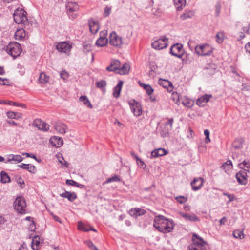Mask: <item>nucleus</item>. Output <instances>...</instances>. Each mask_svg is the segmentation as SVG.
<instances>
[{
  "label": "nucleus",
  "mask_w": 250,
  "mask_h": 250,
  "mask_svg": "<svg viewBox=\"0 0 250 250\" xmlns=\"http://www.w3.org/2000/svg\"><path fill=\"white\" fill-rule=\"evenodd\" d=\"M153 226L157 230L164 233L171 232L173 229L172 220L167 218L164 216L159 215L156 216L153 222Z\"/></svg>",
  "instance_id": "nucleus-1"
},
{
  "label": "nucleus",
  "mask_w": 250,
  "mask_h": 250,
  "mask_svg": "<svg viewBox=\"0 0 250 250\" xmlns=\"http://www.w3.org/2000/svg\"><path fill=\"white\" fill-rule=\"evenodd\" d=\"M192 240L193 243L189 247L190 250H208L206 247L207 242L197 234H193Z\"/></svg>",
  "instance_id": "nucleus-2"
},
{
  "label": "nucleus",
  "mask_w": 250,
  "mask_h": 250,
  "mask_svg": "<svg viewBox=\"0 0 250 250\" xmlns=\"http://www.w3.org/2000/svg\"><path fill=\"white\" fill-rule=\"evenodd\" d=\"M6 50L9 55L15 58L20 56L21 53L22 48L20 44L14 42L9 43L6 47Z\"/></svg>",
  "instance_id": "nucleus-3"
},
{
  "label": "nucleus",
  "mask_w": 250,
  "mask_h": 250,
  "mask_svg": "<svg viewBox=\"0 0 250 250\" xmlns=\"http://www.w3.org/2000/svg\"><path fill=\"white\" fill-rule=\"evenodd\" d=\"M14 209L20 214H25L26 211V203L21 196L17 197L14 202Z\"/></svg>",
  "instance_id": "nucleus-4"
},
{
  "label": "nucleus",
  "mask_w": 250,
  "mask_h": 250,
  "mask_svg": "<svg viewBox=\"0 0 250 250\" xmlns=\"http://www.w3.org/2000/svg\"><path fill=\"white\" fill-rule=\"evenodd\" d=\"M109 44L116 48H120L123 44V38L115 32H111L108 38Z\"/></svg>",
  "instance_id": "nucleus-5"
},
{
  "label": "nucleus",
  "mask_w": 250,
  "mask_h": 250,
  "mask_svg": "<svg viewBox=\"0 0 250 250\" xmlns=\"http://www.w3.org/2000/svg\"><path fill=\"white\" fill-rule=\"evenodd\" d=\"M27 13L22 9H16L13 14L14 20L17 24H24L27 20Z\"/></svg>",
  "instance_id": "nucleus-6"
},
{
  "label": "nucleus",
  "mask_w": 250,
  "mask_h": 250,
  "mask_svg": "<svg viewBox=\"0 0 250 250\" xmlns=\"http://www.w3.org/2000/svg\"><path fill=\"white\" fill-rule=\"evenodd\" d=\"M195 50L197 54L201 56H209L213 52V48L208 44L198 45Z\"/></svg>",
  "instance_id": "nucleus-7"
},
{
  "label": "nucleus",
  "mask_w": 250,
  "mask_h": 250,
  "mask_svg": "<svg viewBox=\"0 0 250 250\" xmlns=\"http://www.w3.org/2000/svg\"><path fill=\"white\" fill-rule=\"evenodd\" d=\"M79 8V5L76 2H68L67 3L66 9L70 18L75 19L78 16V14L75 12L77 11Z\"/></svg>",
  "instance_id": "nucleus-8"
},
{
  "label": "nucleus",
  "mask_w": 250,
  "mask_h": 250,
  "mask_svg": "<svg viewBox=\"0 0 250 250\" xmlns=\"http://www.w3.org/2000/svg\"><path fill=\"white\" fill-rule=\"evenodd\" d=\"M168 39L165 36L155 40L152 43V47L156 50H161L166 48L167 45Z\"/></svg>",
  "instance_id": "nucleus-9"
},
{
  "label": "nucleus",
  "mask_w": 250,
  "mask_h": 250,
  "mask_svg": "<svg viewBox=\"0 0 250 250\" xmlns=\"http://www.w3.org/2000/svg\"><path fill=\"white\" fill-rule=\"evenodd\" d=\"M128 104L132 112L135 116H140L142 114V108L141 104L135 100H130Z\"/></svg>",
  "instance_id": "nucleus-10"
},
{
  "label": "nucleus",
  "mask_w": 250,
  "mask_h": 250,
  "mask_svg": "<svg viewBox=\"0 0 250 250\" xmlns=\"http://www.w3.org/2000/svg\"><path fill=\"white\" fill-rule=\"evenodd\" d=\"M170 53L174 56L181 57L184 53L183 45L179 43L174 44L171 47Z\"/></svg>",
  "instance_id": "nucleus-11"
},
{
  "label": "nucleus",
  "mask_w": 250,
  "mask_h": 250,
  "mask_svg": "<svg viewBox=\"0 0 250 250\" xmlns=\"http://www.w3.org/2000/svg\"><path fill=\"white\" fill-rule=\"evenodd\" d=\"M107 34L106 31H104L100 32V37L97 39L96 42V45L98 47H104L108 42V39L105 37Z\"/></svg>",
  "instance_id": "nucleus-12"
},
{
  "label": "nucleus",
  "mask_w": 250,
  "mask_h": 250,
  "mask_svg": "<svg viewBox=\"0 0 250 250\" xmlns=\"http://www.w3.org/2000/svg\"><path fill=\"white\" fill-rule=\"evenodd\" d=\"M248 175L247 172L240 170L236 174V178L238 182L241 185H245L248 182Z\"/></svg>",
  "instance_id": "nucleus-13"
},
{
  "label": "nucleus",
  "mask_w": 250,
  "mask_h": 250,
  "mask_svg": "<svg viewBox=\"0 0 250 250\" xmlns=\"http://www.w3.org/2000/svg\"><path fill=\"white\" fill-rule=\"evenodd\" d=\"M204 179L202 178L199 177L195 178L191 183V186L194 191L200 189L203 186Z\"/></svg>",
  "instance_id": "nucleus-14"
},
{
  "label": "nucleus",
  "mask_w": 250,
  "mask_h": 250,
  "mask_svg": "<svg viewBox=\"0 0 250 250\" xmlns=\"http://www.w3.org/2000/svg\"><path fill=\"white\" fill-rule=\"evenodd\" d=\"M71 48V46L66 42L59 43L56 46V48L59 52L64 53L69 52Z\"/></svg>",
  "instance_id": "nucleus-15"
},
{
  "label": "nucleus",
  "mask_w": 250,
  "mask_h": 250,
  "mask_svg": "<svg viewBox=\"0 0 250 250\" xmlns=\"http://www.w3.org/2000/svg\"><path fill=\"white\" fill-rule=\"evenodd\" d=\"M211 97V95L205 94L200 97L196 100V104L199 106L202 107L205 104L209 101Z\"/></svg>",
  "instance_id": "nucleus-16"
},
{
  "label": "nucleus",
  "mask_w": 250,
  "mask_h": 250,
  "mask_svg": "<svg viewBox=\"0 0 250 250\" xmlns=\"http://www.w3.org/2000/svg\"><path fill=\"white\" fill-rule=\"evenodd\" d=\"M146 213V211L143 209L136 208L129 210V214L133 217H137L143 215Z\"/></svg>",
  "instance_id": "nucleus-17"
},
{
  "label": "nucleus",
  "mask_w": 250,
  "mask_h": 250,
  "mask_svg": "<svg viewBox=\"0 0 250 250\" xmlns=\"http://www.w3.org/2000/svg\"><path fill=\"white\" fill-rule=\"evenodd\" d=\"M50 142L53 146L56 147H61L63 145L62 139L56 136L52 137L50 139Z\"/></svg>",
  "instance_id": "nucleus-18"
},
{
  "label": "nucleus",
  "mask_w": 250,
  "mask_h": 250,
  "mask_svg": "<svg viewBox=\"0 0 250 250\" xmlns=\"http://www.w3.org/2000/svg\"><path fill=\"white\" fill-rule=\"evenodd\" d=\"M167 153V151L164 148H159L153 150L151 152V156L152 157L157 158L160 156L166 155Z\"/></svg>",
  "instance_id": "nucleus-19"
},
{
  "label": "nucleus",
  "mask_w": 250,
  "mask_h": 250,
  "mask_svg": "<svg viewBox=\"0 0 250 250\" xmlns=\"http://www.w3.org/2000/svg\"><path fill=\"white\" fill-rule=\"evenodd\" d=\"M89 27L91 32L93 34L96 33L99 28L98 22L93 20L89 21Z\"/></svg>",
  "instance_id": "nucleus-20"
},
{
  "label": "nucleus",
  "mask_w": 250,
  "mask_h": 250,
  "mask_svg": "<svg viewBox=\"0 0 250 250\" xmlns=\"http://www.w3.org/2000/svg\"><path fill=\"white\" fill-rule=\"evenodd\" d=\"M15 39L16 40L21 41L23 40L26 36V32L24 29H18L15 33Z\"/></svg>",
  "instance_id": "nucleus-21"
},
{
  "label": "nucleus",
  "mask_w": 250,
  "mask_h": 250,
  "mask_svg": "<svg viewBox=\"0 0 250 250\" xmlns=\"http://www.w3.org/2000/svg\"><path fill=\"white\" fill-rule=\"evenodd\" d=\"M23 158L20 155L10 154L7 156V161L8 162H15V163L21 162Z\"/></svg>",
  "instance_id": "nucleus-22"
},
{
  "label": "nucleus",
  "mask_w": 250,
  "mask_h": 250,
  "mask_svg": "<svg viewBox=\"0 0 250 250\" xmlns=\"http://www.w3.org/2000/svg\"><path fill=\"white\" fill-rule=\"evenodd\" d=\"M56 130L60 133H65L67 129L66 125L61 122H57L55 125Z\"/></svg>",
  "instance_id": "nucleus-23"
},
{
  "label": "nucleus",
  "mask_w": 250,
  "mask_h": 250,
  "mask_svg": "<svg viewBox=\"0 0 250 250\" xmlns=\"http://www.w3.org/2000/svg\"><path fill=\"white\" fill-rule=\"evenodd\" d=\"M35 124L39 129L47 131L49 128V125L41 120L35 121Z\"/></svg>",
  "instance_id": "nucleus-24"
},
{
  "label": "nucleus",
  "mask_w": 250,
  "mask_h": 250,
  "mask_svg": "<svg viewBox=\"0 0 250 250\" xmlns=\"http://www.w3.org/2000/svg\"><path fill=\"white\" fill-rule=\"evenodd\" d=\"M40 238L38 236L33 237L32 241L31 247L34 250H38L40 247Z\"/></svg>",
  "instance_id": "nucleus-25"
},
{
  "label": "nucleus",
  "mask_w": 250,
  "mask_h": 250,
  "mask_svg": "<svg viewBox=\"0 0 250 250\" xmlns=\"http://www.w3.org/2000/svg\"><path fill=\"white\" fill-rule=\"evenodd\" d=\"M61 197L66 198L70 201H73L77 198V196L75 193H71L68 191H65L60 195Z\"/></svg>",
  "instance_id": "nucleus-26"
},
{
  "label": "nucleus",
  "mask_w": 250,
  "mask_h": 250,
  "mask_svg": "<svg viewBox=\"0 0 250 250\" xmlns=\"http://www.w3.org/2000/svg\"><path fill=\"white\" fill-rule=\"evenodd\" d=\"M158 83L160 85H162L165 88H167L169 91L172 90V84L171 83L167 80L160 79L158 81Z\"/></svg>",
  "instance_id": "nucleus-27"
},
{
  "label": "nucleus",
  "mask_w": 250,
  "mask_h": 250,
  "mask_svg": "<svg viewBox=\"0 0 250 250\" xmlns=\"http://www.w3.org/2000/svg\"><path fill=\"white\" fill-rule=\"evenodd\" d=\"M182 104L186 107L191 108L194 105V102L192 100L185 97L182 99Z\"/></svg>",
  "instance_id": "nucleus-28"
},
{
  "label": "nucleus",
  "mask_w": 250,
  "mask_h": 250,
  "mask_svg": "<svg viewBox=\"0 0 250 250\" xmlns=\"http://www.w3.org/2000/svg\"><path fill=\"white\" fill-rule=\"evenodd\" d=\"M123 84V82L120 81L116 86L114 87L113 95L115 98H118L119 96Z\"/></svg>",
  "instance_id": "nucleus-29"
},
{
  "label": "nucleus",
  "mask_w": 250,
  "mask_h": 250,
  "mask_svg": "<svg viewBox=\"0 0 250 250\" xmlns=\"http://www.w3.org/2000/svg\"><path fill=\"white\" fill-rule=\"evenodd\" d=\"M130 70V65L129 64L125 63L122 67H120L117 73L120 75H124L128 73Z\"/></svg>",
  "instance_id": "nucleus-30"
},
{
  "label": "nucleus",
  "mask_w": 250,
  "mask_h": 250,
  "mask_svg": "<svg viewBox=\"0 0 250 250\" xmlns=\"http://www.w3.org/2000/svg\"><path fill=\"white\" fill-rule=\"evenodd\" d=\"M239 168L243 169V171L249 172L250 170V162L248 161H244L239 164Z\"/></svg>",
  "instance_id": "nucleus-31"
},
{
  "label": "nucleus",
  "mask_w": 250,
  "mask_h": 250,
  "mask_svg": "<svg viewBox=\"0 0 250 250\" xmlns=\"http://www.w3.org/2000/svg\"><path fill=\"white\" fill-rule=\"evenodd\" d=\"M80 101L83 103V104L86 106V107L92 109L93 108V106L90 103V102L87 98V97L85 96H81L79 98Z\"/></svg>",
  "instance_id": "nucleus-32"
},
{
  "label": "nucleus",
  "mask_w": 250,
  "mask_h": 250,
  "mask_svg": "<svg viewBox=\"0 0 250 250\" xmlns=\"http://www.w3.org/2000/svg\"><path fill=\"white\" fill-rule=\"evenodd\" d=\"M222 167L226 172H229L233 167L232 162L230 160H228L222 165Z\"/></svg>",
  "instance_id": "nucleus-33"
},
{
  "label": "nucleus",
  "mask_w": 250,
  "mask_h": 250,
  "mask_svg": "<svg viewBox=\"0 0 250 250\" xmlns=\"http://www.w3.org/2000/svg\"><path fill=\"white\" fill-rule=\"evenodd\" d=\"M194 16V12L193 11H186L180 16V18L182 20H185L191 18Z\"/></svg>",
  "instance_id": "nucleus-34"
},
{
  "label": "nucleus",
  "mask_w": 250,
  "mask_h": 250,
  "mask_svg": "<svg viewBox=\"0 0 250 250\" xmlns=\"http://www.w3.org/2000/svg\"><path fill=\"white\" fill-rule=\"evenodd\" d=\"M174 5L177 9L180 10L186 4L185 0H173Z\"/></svg>",
  "instance_id": "nucleus-35"
},
{
  "label": "nucleus",
  "mask_w": 250,
  "mask_h": 250,
  "mask_svg": "<svg viewBox=\"0 0 250 250\" xmlns=\"http://www.w3.org/2000/svg\"><path fill=\"white\" fill-rule=\"evenodd\" d=\"M225 37V34L224 32H219L216 35V41L218 43H221L223 42Z\"/></svg>",
  "instance_id": "nucleus-36"
},
{
  "label": "nucleus",
  "mask_w": 250,
  "mask_h": 250,
  "mask_svg": "<svg viewBox=\"0 0 250 250\" xmlns=\"http://www.w3.org/2000/svg\"><path fill=\"white\" fill-rule=\"evenodd\" d=\"M243 140L241 138L236 139L233 143L232 146L235 149H240L243 147Z\"/></svg>",
  "instance_id": "nucleus-37"
},
{
  "label": "nucleus",
  "mask_w": 250,
  "mask_h": 250,
  "mask_svg": "<svg viewBox=\"0 0 250 250\" xmlns=\"http://www.w3.org/2000/svg\"><path fill=\"white\" fill-rule=\"evenodd\" d=\"M0 181L3 183H6L10 181L9 176L4 171H1L0 173Z\"/></svg>",
  "instance_id": "nucleus-38"
},
{
  "label": "nucleus",
  "mask_w": 250,
  "mask_h": 250,
  "mask_svg": "<svg viewBox=\"0 0 250 250\" xmlns=\"http://www.w3.org/2000/svg\"><path fill=\"white\" fill-rule=\"evenodd\" d=\"M7 117L11 119H17L21 116V114L13 111H8L6 113Z\"/></svg>",
  "instance_id": "nucleus-39"
},
{
  "label": "nucleus",
  "mask_w": 250,
  "mask_h": 250,
  "mask_svg": "<svg viewBox=\"0 0 250 250\" xmlns=\"http://www.w3.org/2000/svg\"><path fill=\"white\" fill-rule=\"evenodd\" d=\"M39 80L41 83H46L49 81V77L44 73H42L40 74Z\"/></svg>",
  "instance_id": "nucleus-40"
},
{
  "label": "nucleus",
  "mask_w": 250,
  "mask_h": 250,
  "mask_svg": "<svg viewBox=\"0 0 250 250\" xmlns=\"http://www.w3.org/2000/svg\"><path fill=\"white\" fill-rule=\"evenodd\" d=\"M233 235L235 238H239L240 239H242L244 238V234L243 231L239 230H234L233 232Z\"/></svg>",
  "instance_id": "nucleus-41"
},
{
  "label": "nucleus",
  "mask_w": 250,
  "mask_h": 250,
  "mask_svg": "<svg viewBox=\"0 0 250 250\" xmlns=\"http://www.w3.org/2000/svg\"><path fill=\"white\" fill-rule=\"evenodd\" d=\"M121 179L120 177L117 175H115L112 177L108 178L106 181L104 183V184H107L113 182H119Z\"/></svg>",
  "instance_id": "nucleus-42"
},
{
  "label": "nucleus",
  "mask_w": 250,
  "mask_h": 250,
  "mask_svg": "<svg viewBox=\"0 0 250 250\" xmlns=\"http://www.w3.org/2000/svg\"><path fill=\"white\" fill-rule=\"evenodd\" d=\"M4 104H8L10 105H13L15 106H20L23 108H25L26 107V105L24 104L21 103H17L16 102L11 101H7V103Z\"/></svg>",
  "instance_id": "nucleus-43"
},
{
  "label": "nucleus",
  "mask_w": 250,
  "mask_h": 250,
  "mask_svg": "<svg viewBox=\"0 0 250 250\" xmlns=\"http://www.w3.org/2000/svg\"><path fill=\"white\" fill-rule=\"evenodd\" d=\"M78 229L83 231H88L89 230V227L85 225L82 222H79L78 225Z\"/></svg>",
  "instance_id": "nucleus-44"
},
{
  "label": "nucleus",
  "mask_w": 250,
  "mask_h": 250,
  "mask_svg": "<svg viewBox=\"0 0 250 250\" xmlns=\"http://www.w3.org/2000/svg\"><path fill=\"white\" fill-rule=\"evenodd\" d=\"M179 94L177 92H173L172 93L171 99L173 102L178 105H179Z\"/></svg>",
  "instance_id": "nucleus-45"
},
{
  "label": "nucleus",
  "mask_w": 250,
  "mask_h": 250,
  "mask_svg": "<svg viewBox=\"0 0 250 250\" xmlns=\"http://www.w3.org/2000/svg\"><path fill=\"white\" fill-rule=\"evenodd\" d=\"M182 216L187 220L190 221H195L198 220V218L195 215H190L188 214H183Z\"/></svg>",
  "instance_id": "nucleus-46"
},
{
  "label": "nucleus",
  "mask_w": 250,
  "mask_h": 250,
  "mask_svg": "<svg viewBox=\"0 0 250 250\" xmlns=\"http://www.w3.org/2000/svg\"><path fill=\"white\" fill-rule=\"evenodd\" d=\"M111 63L113 65L114 68L116 69V73H117V71L119 70L120 68V62L118 60H114L111 62Z\"/></svg>",
  "instance_id": "nucleus-47"
},
{
  "label": "nucleus",
  "mask_w": 250,
  "mask_h": 250,
  "mask_svg": "<svg viewBox=\"0 0 250 250\" xmlns=\"http://www.w3.org/2000/svg\"><path fill=\"white\" fill-rule=\"evenodd\" d=\"M85 243L91 250H99L91 241H86Z\"/></svg>",
  "instance_id": "nucleus-48"
},
{
  "label": "nucleus",
  "mask_w": 250,
  "mask_h": 250,
  "mask_svg": "<svg viewBox=\"0 0 250 250\" xmlns=\"http://www.w3.org/2000/svg\"><path fill=\"white\" fill-rule=\"evenodd\" d=\"M176 200L180 204H183L187 202L188 198L184 196H179L175 198Z\"/></svg>",
  "instance_id": "nucleus-49"
},
{
  "label": "nucleus",
  "mask_w": 250,
  "mask_h": 250,
  "mask_svg": "<svg viewBox=\"0 0 250 250\" xmlns=\"http://www.w3.org/2000/svg\"><path fill=\"white\" fill-rule=\"evenodd\" d=\"M111 11V7L108 6H106L104 9V12L103 15L104 17H108Z\"/></svg>",
  "instance_id": "nucleus-50"
},
{
  "label": "nucleus",
  "mask_w": 250,
  "mask_h": 250,
  "mask_svg": "<svg viewBox=\"0 0 250 250\" xmlns=\"http://www.w3.org/2000/svg\"><path fill=\"white\" fill-rule=\"evenodd\" d=\"M30 172L35 173L36 171V167L33 166L30 164H28L27 169Z\"/></svg>",
  "instance_id": "nucleus-51"
},
{
  "label": "nucleus",
  "mask_w": 250,
  "mask_h": 250,
  "mask_svg": "<svg viewBox=\"0 0 250 250\" xmlns=\"http://www.w3.org/2000/svg\"><path fill=\"white\" fill-rule=\"evenodd\" d=\"M61 77L63 80H67L69 77L68 73L65 71H62L60 73Z\"/></svg>",
  "instance_id": "nucleus-52"
},
{
  "label": "nucleus",
  "mask_w": 250,
  "mask_h": 250,
  "mask_svg": "<svg viewBox=\"0 0 250 250\" xmlns=\"http://www.w3.org/2000/svg\"><path fill=\"white\" fill-rule=\"evenodd\" d=\"M66 183L68 185H71L75 187L79 186L78 183L73 180H67L66 181Z\"/></svg>",
  "instance_id": "nucleus-53"
},
{
  "label": "nucleus",
  "mask_w": 250,
  "mask_h": 250,
  "mask_svg": "<svg viewBox=\"0 0 250 250\" xmlns=\"http://www.w3.org/2000/svg\"><path fill=\"white\" fill-rule=\"evenodd\" d=\"M145 90H146V93L149 95H150L153 92V89L150 85L146 86V87H145Z\"/></svg>",
  "instance_id": "nucleus-54"
},
{
  "label": "nucleus",
  "mask_w": 250,
  "mask_h": 250,
  "mask_svg": "<svg viewBox=\"0 0 250 250\" xmlns=\"http://www.w3.org/2000/svg\"><path fill=\"white\" fill-rule=\"evenodd\" d=\"M96 86L99 88L104 87L106 86V82L105 81H101L96 83Z\"/></svg>",
  "instance_id": "nucleus-55"
},
{
  "label": "nucleus",
  "mask_w": 250,
  "mask_h": 250,
  "mask_svg": "<svg viewBox=\"0 0 250 250\" xmlns=\"http://www.w3.org/2000/svg\"><path fill=\"white\" fill-rule=\"evenodd\" d=\"M0 84L7 85L9 84V81L7 79L0 77Z\"/></svg>",
  "instance_id": "nucleus-56"
},
{
  "label": "nucleus",
  "mask_w": 250,
  "mask_h": 250,
  "mask_svg": "<svg viewBox=\"0 0 250 250\" xmlns=\"http://www.w3.org/2000/svg\"><path fill=\"white\" fill-rule=\"evenodd\" d=\"M223 195L225 196H226L229 198V201H228V203H229V202L234 200L235 199V196L233 194H229L224 193H223Z\"/></svg>",
  "instance_id": "nucleus-57"
},
{
  "label": "nucleus",
  "mask_w": 250,
  "mask_h": 250,
  "mask_svg": "<svg viewBox=\"0 0 250 250\" xmlns=\"http://www.w3.org/2000/svg\"><path fill=\"white\" fill-rule=\"evenodd\" d=\"M221 4L220 3H218L216 4L215 6V12L217 15V16L219 15L220 10H221Z\"/></svg>",
  "instance_id": "nucleus-58"
},
{
  "label": "nucleus",
  "mask_w": 250,
  "mask_h": 250,
  "mask_svg": "<svg viewBox=\"0 0 250 250\" xmlns=\"http://www.w3.org/2000/svg\"><path fill=\"white\" fill-rule=\"evenodd\" d=\"M173 121V119L172 118L168 119V121L165 124V125H169L170 126V129H172Z\"/></svg>",
  "instance_id": "nucleus-59"
},
{
  "label": "nucleus",
  "mask_w": 250,
  "mask_h": 250,
  "mask_svg": "<svg viewBox=\"0 0 250 250\" xmlns=\"http://www.w3.org/2000/svg\"><path fill=\"white\" fill-rule=\"evenodd\" d=\"M25 219L26 220H28V221H32V225H31V230H33L35 229V224H34V222L32 220V218L31 217H27L25 218Z\"/></svg>",
  "instance_id": "nucleus-60"
},
{
  "label": "nucleus",
  "mask_w": 250,
  "mask_h": 250,
  "mask_svg": "<svg viewBox=\"0 0 250 250\" xmlns=\"http://www.w3.org/2000/svg\"><path fill=\"white\" fill-rule=\"evenodd\" d=\"M106 70L108 71H114L116 73V69L114 68V66H113V65L112 64H110V65L109 66L106 68Z\"/></svg>",
  "instance_id": "nucleus-61"
},
{
  "label": "nucleus",
  "mask_w": 250,
  "mask_h": 250,
  "mask_svg": "<svg viewBox=\"0 0 250 250\" xmlns=\"http://www.w3.org/2000/svg\"><path fill=\"white\" fill-rule=\"evenodd\" d=\"M51 214L52 216L53 217V219L56 221H57V222H59L60 223H62V221L58 216L55 215L53 213H51Z\"/></svg>",
  "instance_id": "nucleus-62"
},
{
  "label": "nucleus",
  "mask_w": 250,
  "mask_h": 250,
  "mask_svg": "<svg viewBox=\"0 0 250 250\" xmlns=\"http://www.w3.org/2000/svg\"><path fill=\"white\" fill-rule=\"evenodd\" d=\"M245 49L247 52L250 53V42H248L245 46Z\"/></svg>",
  "instance_id": "nucleus-63"
},
{
  "label": "nucleus",
  "mask_w": 250,
  "mask_h": 250,
  "mask_svg": "<svg viewBox=\"0 0 250 250\" xmlns=\"http://www.w3.org/2000/svg\"><path fill=\"white\" fill-rule=\"evenodd\" d=\"M114 124L117 125L119 127L122 128L124 126V125L122 123L120 122L118 120H115V121L114 122Z\"/></svg>",
  "instance_id": "nucleus-64"
}]
</instances>
